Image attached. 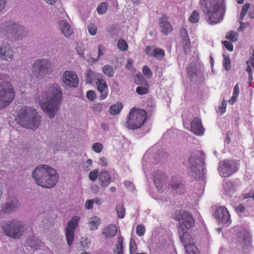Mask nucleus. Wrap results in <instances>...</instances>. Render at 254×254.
<instances>
[{"label":"nucleus","instance_id":"1","mask_svg":"<svg viewBox=\"0 0 254 254\" xmlns=\"http://www.w3.org/2000/svg\"><path fill=\"white\" fill-rule=\"evenodd\" d=\"M203 11L208 16V22L215 24L220 22L226 10L224 0H200Z\"/></svg>","mask_w":254,"mask_h":254},{"label":"nucleus","instance_id":"2","mask_svg":"<svg viewBox=\"0 0 254 254\" xmlns=\"http://www.w3.org/2000/svg\"><path fill=\"white\" fill-rule=\"evenodd\" d=\"M62 92L57 84H54L45 93V102H41L43 110L48 116L53 118L55 117V112L58 111L62 101Z\"/></svg>","mask_w":254,"mask_h":254},{"label":"nucleus","instance_id":"3","mask_svg":"<svg viewBox=\"0 0 254 254\" xmlns=\"http://www.w3.org/2000/svg\"><path fill=\"white\" fill-rule=\"evenodd\" d=\"M16 120L22 127L35 130L39 126L41 117L35 109L25 107L20 110Z\"/></svg>","mask_w":254,"mask_h":254},{"label":"nucleus","instance_id":"4","mask_svg":"<svg viewBox=\"0 0 254 254\" xmlns=\"http://www.w3.org/2000/svg\"><path fill=\"white\" fill-rule=\"evenodd\" d=\"M147 114L145 111L132 108L127 117L126 125L130 129H136L141 127L146 121Z\"/></svg>","mask_w":254,"mask_h":254},{"label":"nucleus","instance_id":"5","mask_svg":"<svg viewBox=\"0 0 254 254\" xmlns=\"http://www.w3.org/2000/svg\"><path fill=\"white\" fill-rule=\"evenodd\" d=\"M204 157V154L201 151L192 152L188 161L184 164L188 166L195 175H205Z\"/></svg>","mask_w":254,"mask_h":254},{"label":"nucleus","instance_id":"6","mask_svg":"<svg viewBox=\"0 0 254 254\" xmlns=\"http://www.w3.org/2000/svg\"><path fill=\"white\" fill-rule=\"evenodd\" d=\"M12 85L8 82L0 83V108L7 106L15 97Z\"/></svg>","mask_w":254,"mask_h":254},{"label":"nucleus","instance_id":"7","mask_svg":"<svg viewBox=\"0 0 254 254\" xmlns=\"http://www.w3.org/2000/svg\"><path fill=\"white\" fill-rule=\"evenodd\" d=\"M53 70L51 63L45 59H39L33 64V73L32 78L34 77L40 79L43 76L49 74Z\"/></svg>","mask_w":254,"mask_h":254},{"label":"nucleus","instance_id":"8","mask_svg":"<svg viewBox=\"0 0 254 254\" xmlns=\"http://www.w3.org/2000/svg\"><path fill=\"white\" fill-rule=\"evenodd\" d=\"M2 228L5 234L13 239L20 238L24 232L23 223L15 219L6 223Z\"/></svg>","mask_w":254,"mask_h":254},{"label":"nucleus","instance_id":"9","mask_svg":"<svg viewBox=\"0 0 254 254\" xmlns=\"http://www.w3.org/2000/svg\"><path fill=\"white\" fill-rule=\"evenodd\" d=\"M6 31L8 34L7 37L12 41L18 40L26 35L24 27L14 23L13 21H9L7 23Z\"/></svg>","mask_w":254,"mask_h":254},{"label":"nucleus","instance_id":"10","mask_svg":"<svg viewBox=\"0 0 254 254\" xmlns=\"http://www.w3.org/2000/svg\"><path fill=\"white\" fill-rule=\"evenodd\" d=\"M176 217L180 225L178 230L188 231L194 226V219L192 215L188 212L180 211Z\"/></svg>","mask_w":254,"mask_h":254},{"label":"nucleus","instance_id":"11","mask_svg":"<svg viewBox=\"0 0 254 254\" xmlns=\"http://www.w3.org/2000/svg\"><path fill=\"white\" fill-rule=\"evenodd\" d=\"M80 217L74 216L69 220L66 227L65 237L67 243L69 246H71L74 239V231L78 226Z\"/></svg>","mask_w":254,"mask_h":254},{"label":"nucleus","instance_id":"12","mask_svg":"<svg viewBox=\"0 0 254 254\" xmlns=\"http://www.w3.org/2000/svg\"><path fill=\"white\" fill-rule=\"evenodd\" d=\"M239 165V160H223L220 163L218 170L220 172L224 174L231 175L238 171Z\"/></svg>","mask_w":254,"mask_h":254},{"label":"nucleus","instance_id":"13","mask_svg":"<svg viewBox=\"0 0 254 254\" xmlns=\"http://www.w3.org/2000/svg\"><path fill=\"white\" fill-rule=\"evenodd\" d=\"M32 177L38 185L51 188L56 184L59 176H32Z\"/></svg>","mask_w":254,"mask_h":254},{"label":"nucleus","instance_id":"14","mask_svg":"<svg viewBox=\"0 0 254 254\" xmlns=\"http://www.w3.org/2000/svg\"><path fill=\"white\" fill-rule=\"evenodd\" d=\"M136 84L140 85L136 88V92L140 95L147 94L149 92V84L147 81L142 75L137 74L134 79Z\"/></svg>","mask_w":254,"mask_h":254},{"label":"nucleus","instance_id":"15","mask_svg":"<svg viewBox=\"0 0 254 254\" xmlns=\"http://www.w3.org/2000/svg\"><path fill=\"white\" fill-rule=\"evenodd\" d=\"M215 216L219 221L222 224H228L230 221L229 212L224 206H221L217 208L215 212Z\"/></svg>","mask_w":254,"mask_h":254},{"label":"nucleus","instance_id":"16","mask_svg":"<svg viewBox=\"0 0 254 254\" xmlns=\"http://www.w3.org/2000/svg\"><path fill=\"white\" fill-rule=\"evenodd\" d=\"M63 80L65 84L69 86L75 87L78 84L77 75L73 71H65L63 75Z\"/></svg>","mask_w":254,"mask_h":254},{"label":"nucleus","instance_id":"17","mask_svg":"<svg viewBox=\"0 0 254 254\" xmlns=\"http://www.w3.org/2000/svg\"><path fill=\"white\" fill-rule=\"evenodd\" d=\"M95 84L98 91L100 93V100H104L107 97L108 95V87L106 82L101 77L97 78L95 81Z\"/></svg>","mask_w":254,"mask_h":254},{"label":"nucleus","instance_id":"18","mask_svg":"<svg viewBox=\"0 0 254 254\" xmlns=\"http://www.w3.org/2000/svg\"><path fill=\"white\" fill-rule=\"evenodd\" d=\"M190 129L195 134L202 135L204 134L205 128L203 127L201 120L198 117H195L190 123Z\"/></svg>","mask_w":254,"mask_h":254},{"label":"nucleus","instance_id":"19","mask_svg":"<svg viewBox=\"0 0 254 254\" xmlns=\"http://www.w3.org/2000/svg\"><path fill=\"white\" fill-rule=\"evenodd\" d=\"M167 17L165 14H163L159 20V25L161 31L165 35L169 34L173 30L171 24L167 21Z\"/></svg>","mask_w":254,"mask_h":254},{"label":"nucleus","instance_id":"20","mask_svg":"<svg viewBox=\"0 0 254 254\" xmlns=\"http://www.w3.org/2000/svg\"><path fill=\"white\" fill-rule=\"evenodd\" d=\"M56 170L51 167L45 165L37 166L33 171L32 175H56Z\"/></svg>","mask_w":254,"mask_h":254},{"label":"nucleus","instance_id":"21","mask_svg":"<svg viewBox=\"0 0 254 254\" xmlns=\"http://www.w3.org/2000/svg\"><path fill=\"white\" fill-rule=\"evenodd\" d=\"M0 57L2 60L7 61L12 59L13 52L9 45L0 47Z\"/></svg>","mask_w":254,"mask_h":254},{"label":"nucleus","instance_id":"22","mask_svg":"<svg viewBox=\"0 0 254 254\" xmlns=\"http://www.w3.org/2000/svg\"><path fill=\"white\" fill-rule=\"evenodd\" d=\"M145 52L147 55L151 56L159 60L162 59L165 57V52L162 49L155 48L151 52V48L147 47L146 48Z\"/></svg>","mask_w":254,"mask_h":254},{"label":"nucleus","instance_id":"23","mask_svg":"<svg viewBox=\"0 0 254 254\" xmlns=\"http://www.w3.org/2000/svg\"><path fill=\"white\" fill-rule=\"evenodd\" d=\"M59 25L62 33L65 37H70L73 34V31L67 21L61 20L59 22Z\"/></svg>","mask_w":254,"mask_h":254},{"label":"nucleus","instance_id":"24","mask_svg":"<svg viewBox=\"0 0 254 254\" xmlns=\"http://www.w3.org/2000/svg\"><path fill=\"white\" fill-rule=\"evenodd\" d=\"M178 233L180 239L184 247L193 242L191 236L188 233V231L178 230Z\"/></svg>","mask_w":254,"mask_h":254},{"label":"nucleus","instance_id":"25","mask_svg":"<svg viewBox=\"0 0 254 254\" xmlns=\"http://www.w3.org/2000/svg\"><path fill=\"white\" fill-rule=\"evenodd\" d=\"M117 228L115 224H110L102 231V234L106 238L113 237L117 234Z\"/></svg>","mask_w":254,"mask_h":254},{"label":"nucleus","instance_id":"26","mask_svg":"<svg viewBox=\"0 0 254 254\" xmlns=\"http://www.w3.org/2000/svg\"><path fill=\"white\" fill-rule=\"evenodd\" d=\"M19 204L16 199H13L10 203L7 202L2 210L5 213H9L18 207Z\"/></svg>","mask_w":254,"mask_h":254},{"label":"nucleus","instance_id":"27","mask_svg":"<svg viewBox=\"0 0 254 254\" xmlns=\"http://www.w3.org/2000/svg\"><path fill=\"white\" fill-rule=\"evenodd\" d=\"M124 237L120 236L118 238L116 249L114 251V254H124Z\"/></svg>","mask_w":254,"mask_h":254},{"label":"nucleus","instance_id":"28","mask_svg":"<svg viewBox=\"0 0 254 254\" xmlns=\"http://www.w3.org/2000/svg\"><path fill=\"white\" fill-rule=\"evenodd\" d=\"M100 223L101 220L100 218L97 216H94L90 218L88 224L91 230H95L98 228Z\"/></svg>","mask_w":254,"mask_h":254},{"label":"nucleus","instance_id":"29","mask_svg":"<svg viewBox=\"0 0 254 254\" xmlns=\"http://www.w3.org/2000/svg\"><path fill=\"white\" fill-rule=\"evenodd\" d=\"M187 254H199V251L193 242L185 247Z\"/></svg>","mask_w":254,"mask_h":254},{"label":"nucleus","instance_id":"30","mask_svg":"<svg viewBox=\"0 0 254 254\" xmlns=\"http://www.w3.org/2000/svg\"><path fill=\"white\" fill-rule=\"evenodd\" d=\"M96 73L89 69L86 71L85 76L86 81L88 83H93L94 81H96L97 78H96Z\"/></svg>","mask_w":254,"mask_h":254},{"label":"nucleus","instance_id":"31","mask_svg":"<svg viewBox=\"0 0 254 254\" xmlns=\"http://www.w3.org/2000/svg\"><path fill=\"white\" fill-rule=\"evenodd\" d=\"M123 108V105L121 102H117L116 104L112 105L110 108V113L113 115L118 114Z\"/></svg>","mask_w":254,"mask_h":254},{"label":"nucleus","instance_id":"32","mask_svg":"<svg viewBox=\"0 0 254 254\" xmlns=\"http://www.w3.org/2000/svg\"><path fill=\"white\" fill-rule=\"evenodd\" d=\"M239 86L238 84H237L234 86L233 93V96L231 97V98L228 100V102L231 105L234 104L236 102V101L239 96Z\"/></svg>","mask_w":254,"mask_h":254},{"label":"nucleus","instance_id":"33","mask_svg":"<svg viewBox=\"0 0 254 254\" xmlns=\"http://www.w3.org/2000/svg\"><path fill=\"white\" fill-rule=\"evenodd\" d=\"M103 72V73L108 77H112L114 75V71L113 67L109 64L104 66Z\"/></svg>","mask_w":254,"mask_h":254},{"label":"nucleus","instance_id":"34","mask_svg":"<svg viewBox=\"0 0 254 254\" xmlns=\"http://www.w3.org/2000/svg\"><path fill=\"white\" fill-rule=\"evenodd\" d=\"M41 241L38 240L28 239L27 240V244L28 246L35 249H38L41 247Z\"/></svg>","mask_w":254,"mask_h":254},{"label":"nucleus","instance_id":"35","mask_svg":"<svg viewBox=\"0 0 254 254\" xmlns=\"http://www.w3.org/2000/svg\"><path fill=\"white\" fill-rule=\"evenodd\" d=\"M238 33L236 32L230 31L226 35V38L232 42H235L238 40Z\"/></svg>","mask_w":254,"mask_h":254},{"label":"nucleus","instance_id":"36","mask_svg":"<svg viewBox=\"0 0 254 254\" xmlns=\"http://www.w3.org/2000/svg\"><path fill=\"white\" fill-rule=\"evenodd\" d=\"M182 44L184 50L186 54L190 52V42L189 38L182 39Z\"/></svg>","mask_w":254,"mask_h":254},{"label":"nucleus","instance_id":"37","mask_svg":"<svg viewBox=\"0 0 254 254\" xmlns=\"http://www.w3.org/2000/svg\"><path fill=\"white\" fill-rule=\"evenodd\" d=\"M251 6L250 4L249 3H246L244 5H243L240 15L239 18H240V20H243L246 14L248 11L249 9H250Z\"/></svg>","mask_w":254,"mask_h":254},{"label":"nucleus","instance_id":"38","mask_svg":"<svg viewBox=\"0 0 254 254\" xmlns=\"http://www.w3.org/2000/svg\"><path fill=\"white\" fill-rule=\"evenodd\" d=\"M223 185L224 189L226 190V192L230 193L232 191H234V186L232 182H228L227 181H224Z\"/></svg>","mask_w":254,"mask_h":254},{"label":"nucleus","instance_id":"39","mask_svg":"<svg viewBox=\"0 0 254 254\" xmlns=\"http://www.w3.org/2000/svg\"><path fill=\"white\" fill-rule=\"evenodd\" d=\"M116 211L118 216L120 218H123L125 215V209L124 207L123 204H120L117 205Z\"/></svg>","mask_w":254,"mask_h":254},{"label":"nucleus","instance_id":"40","mask_svg":"<svg viewBox=\"0 0 254 254\" xmlns=\"http://www.w3.org/2000/svg\"><path fill=\"white\" fill-rule=\"evenodd\" d=\"M101 185L103 187L107 186L110 183V176H99Z\"/></svg>","mask_w":254,"mask_h":254},{"label":"nucleus","instance_id":"41","mask_svg":"<svg viewBox=\"0 0 254 254\" xmlns=\"http://www.w3.org/2000/svg\"><path fill=\"white\" fill-rule=\"evenodd\" d=\"M199 19V14L197 10H194L190 16L189 20L191 23H195Z\"/></svg>","mask_w":254,"mask_h":254},{"label":"nucleus","instance_id":"42","mask_svg":"<svg viewBox=\"0 0 254 254\" xmlns=\"http://www.w3.org/2000/svg\"><path fill=\"white\" fill-rule=\"evenodd\" d=\"M108 4L107 2H102L97 7V10L99 14H103L105 13L107 10Z\"/></svg>","mask_w":254,"mask_h":254},{"label":"nucleus","instance_id":"43","mask_svg":"<svg viewBox=\"0 0 254 254\" xmlns=\"http://www.w3.org/2000/svg\"><path fill=\"white\" fill-rule=\"evenodd\" d=\"M104 51H105L104 47L102 45H99L98 48V56L96 59H94L93 58L91 57V61L93 62H96L98 60H99L100 57L104 55Z\"/></svg>","mask_w":254,"mask_h":254},{"label":"nucleus","instance_id":"44","mask_svg":"<svg viewBox=\"0 0 254 254\" xmlns=\"http://www.w3.org/2000/svg\"><path fill=\"white\" fill-rule=\"evenodd\" d=\"M146 229L144 225L139 224L136 226V233L139 237L144 236L145 233Z\"/></svg>","mask_w":254,"mask_h":254},{"label":"nucleus","instance_id":"45","mask_svg":"<svg viewBox=\"0 0 254 254\" xmlns=\"http://www.w3.org/2000/svg\"><path fill=\"white\" fill-rule=\"evenodd\" d=\"M223 65L226 70H230L231 67V60L228 56H223Z\"/></svg>","mask_w":254,"mask_h":254},{"label":"nucleus","instance_id":"46","mask_svg":"<svg viewBox=\"0 0 254 254\" xmlns=\"http://www.w3.org/2000/svg\"><path fill=\"white\" fill-rule=\"evenodd\" d=\"M118 49L121 51H125L128 48V45L124 39H120L118 43Z\"/></svg>","mask_w":254,"mask_h":254},{"label":"nucleus","instance_id":"47","mask_svg":"<svg viewBox=\"0 0 254 254\" xmlns=\"http://www.w3.org/2000/svg\"><path fill=\"white\" fill-rule=\"evenodd\" d=\"M137 250V246L136 244L135 241L133 238H130L129 241V253L130 254H133Z\"/></svg>","mask_w":254,"mask_h":254},{"label":"nucleus","instance_id":"48","mask_svg":"<svg viewBox=\"0 0 254 254\" xmlns=\"http://www.w3.org/2000/svg\"><path fill=\"white\" fill-rule=\"evenodd\" d=\"M103 145L99 142L95 143L92 145L93 150L97 153L101 152L103 149Z\"/></svg>","mask_w":254,"mask_h":254},{"label":"nucleus","instance_id":"49","mask_svg":"<svg viewBox=\"0 0 254 254\" xmlns=\"http://www.w3.org/2000/svg\"><path fill=\"white\" fill-rule=\"evenodd\" d=\"M92 109L95 114H99L102 111V104L101 103L95 104L93 105Z\"/></svg>","mask_w":254,"mask_h":254},{"label":"nucleus","instance_id":"50","mask_svg":"<svg viewBox=\"0 0 254 254\" xmlns=\"http://www.w3.org/2000/svg\"><path fill=\"white\" fill-rule=\"evenodd\" d=\"M142 72L147 78H151L152 76V73L150 68L147 65H144L143 67Z\"/></svg>","mask_w":254,"mask_h":254},{"label":"nucleus","instance_id":"51","mask_svg":"<svg viewBox=\"0 0 254 254\" xmlns=\"http://www.w3.org/2000/svg\"><path fill=\"white\" fill-rule=\"evenodd\" d=\"M88 29L89 34L91 35H94L97 33V29L96 27L95 26V25L93 24H90L88 26Z\"/></svg>","mask_w":254,"mask_h":254},{"label":"nucleus","instance_id":"52","mask_svg":"<svg viewBox=\"0 0 254 254\" xmlns=\"http://www.w3.org/2000/svg\"><path fill=\"white\" fill-rule=\"evenodd\" d=\"M244 199L252 198L254 201V190H251L248 192H244L243 194Z\"/></svg>","mask_w":254,"mask_h":254},{"label":"nucleus","instance_id":"53","mask_svg":"<svg viewBox=\"0 0 254 254\" xmlns=\"http://www.w3.org/2000/svg\"><path fill=\"white\" fill-rule=\"evenodd\" d=\"M242 20H240V18H239V22L240 24V26L237 29V31L239 32L243 31L245 28H246L247 27H248L250 25L249 23H248V22L244 23L242 22Z\"/></svg>","mask_w":254,"mask_h":254},{"label":"nucleus","instance_id":"54","mask_svg":"<svg viewBox=\"0 0 254 254\" xmlns=\"http://www.w3.org/2000/svg\"><path fill=\"white\" fill-rule=\"evenodd\" d=\"M86 96L89 100L93 101L96 98V94L93 90H89L86 93Z\"/></svg>","mask_w":254,"mask_h":254},{"label":"nucleus","instance_id":"55","mask_svg":"<svg viewBox=\"0 0 254 254\" xmlns=\"http://www.w3.org/2000/svg\"><path fill=\"white\" fill-rule=\"evenodd\" d=\"M226 106H227L226 102L224 99L222 101L221 105L218 108V110H219V111L220 113L222 114H224L225 112L226 109Z\"/></svg>","mask_w":254,"mask_h":254},{"label":"nucleus","instance_id":"56","mask_svg":"<svg viewBox=\"0 0 254 254\" xmlns=\"http://www.w3.org/2000/svg\"><path fill=\"white\" fill-rule=\"evenodd\" d=\"M222 44L228 51H232L233 50V46L230 42L224 41L222 42Z\"/></svg>","mask_w":254,"mask_h":254},{"label":"nucleus","instance_id":"57","mask_svg":"<svg viewBox=\"0 0 254 254\" xmlns=\"http://www.w3.org/2000/svg\"><path fill=\"white\" fill-rule=\"evenodd\" d=\"M180 34L182 39L189 38L188 31L184 27H182L180 30Z\"/></svg>","mask_w":254,"mask_h":254},{"label":"nucleus","instance_id":"58","mask_svg":"<svg viewBox=\"0 0 254 254\" xmlns=\"http://www.w3.org/2000/svg\"><path fill=\"white\" fill-rule=\"evenodd\" d=\"M158 176H154L153 181L157 189L159 190H161L162 188V184L159 182V178L158 177Z\"/></svg>","mask_w":254,"mask_h":254},{"label":"nucleus","instance_id":"59","mask_svg":"<svg viewBox=\"0 0 254 254\" xmlns=\"http://www.w3.org/2000/svg\"><path fill=\"white\" fill-rule=\"evenodd\" d=\"M93 200L92 199L87 200L85 204V208L88 210L91 209L93 208Z\"/></svg>","mask_w":254,"mask_h":254},{"label":"nucleus","instance_id":"60","mask_svg":"<svg viewBox=\"0 0 254 254\" xmlns=\"http://www.w3.org/2000/svg\"><path fill=\"white\" fill-rule=\"evenodd\" d=\"M171 186L173 189H178L179 188L181 189H184V185L182 183H174L172 184H171Z\"/></svg>","mask_w":254,"mask_h":254},{"label":"nucleus","instance_id":"61","mask_svg":"<svg viewBox=\"0 0 254 254\" xmlns=\"http://www.w3.org/2000/svg\"><path fill=\"white\" fill-rule=\"evenodd\" d=\"M236 211L238 213H243L245 211V207L241 204H239L236 207Z\"/></svg>","mask_w":254,"mask_h":254},{"label":"nucleus","instance_id":"62","mask_svg":"<svg viewBox=\"0 0 254 254\" xmlns=\"http://www.w3.org/2000/svg\"><path fill=\"white\" fill-rule=\"evenodd\" d=\"M76 50L79 55H83L84 49L82 44H81L80 46H78V47L76 48Z\"/></svg>","mask_w":254,"mask_h":254},{"label":"nucleus","instance_id":"63","mask_svg":"<svg viewBox=\"0 0 254 254\" xmlns=\"http://www.w3.org/2000/svg\"><path fill=\"white\" fill-rule=\"evenodd\" d=\"M249 63L254 68V51L253 55L250 58V60L247 62V64H249Z\"/></svg>","mask_w":254,"mask_h":254},{"label":"nucleus","instance_id":"64","mask_svg":"<svg viewBox=\"0 0 254 254\" xmlns=\"http://www.w3.org/2000/svg\"><path fill=\"white\" fill-rule=\"evenodd\" d=\"M249 16L250 18L252 19H254V8L253 5L252 6V7H251L249 11Z\"/></svg>","mask_w":254,"mask_h":254}]
</instances>
